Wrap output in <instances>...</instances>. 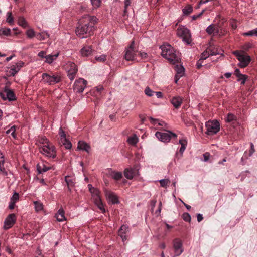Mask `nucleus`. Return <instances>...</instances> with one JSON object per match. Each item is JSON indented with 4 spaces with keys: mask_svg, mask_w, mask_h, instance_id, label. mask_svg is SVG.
Returning <instances> with one entry per match:
<instances>
[{
    "mask_svg": "<svg viewBox=\"0 0 257 257\" xmlns=\"http://www.w3.org/2000/svg\"><path fill=\"white\" fill-rule=\"evenodd\" d=\"M97 22L96 17L85 15L79 20V24L76 28V34L77 36L85 37L84 34L90 35L92 32L95 24Z\"/></svg>",
    "mask_w": 257,
    "mask_h": 257,
    "instance_id": "obj_1",
    "label": "nucleus"
},
{
    "mask_svg": "<svg viewBox=\"0 0 257 257\" xmlns=\"http://www.w3.org/2000/svg\"><path fill=\"white\" fill-rule=\"evenodd\" d=\"M160 49L162 57L167 59L170 63L173 64L179 63L180 60L179 52H176L170 45L163 44L160 46Z\"/></svg>",
    "mask_w": 257,
    "mask_h": 257,
    "instance_id": "obj_2",
    "label": "nucleus"
},
{
    "mask_svg": "<svg viewBox=\"0 0 257 257\" xmlns=\"http://www.w3.org/2000/svg\"><path fill=\"white\" fill-rule=\"evenodd\" d=\"M177 35L182 39L183 42L188 45L191 43V34L189 29L185 26H179L177 30Z\"/></svg>",
    "mask_w": 257,
    "mask_h": 257,
    "instance_id": "obj_3",
    "label": "nucleus"
},
{
    "mask_svg": "<svg viewBox=\"0 0 257 257\" xmlns=\"http://www.w3.org/2000/svg\"><path fill=\"white\" fill-rule=\"evenodd\" d=\"M238 60L239 61L238 65L240 68H244L248 66L251 61L250 57L248 55H244L238 51H234L232 52Z\"/></svg>",
    "mask_w": 257,
    "mask_h": 257,
    "instance_id": "obj_4",
    "label": "nucleus"
},
{
    "mask_svg": "<svg viewBox=\"0 0 257 257\" xmlns=\"http://www.w3.org/2000/svg\"><path fill=\"white\" fill-rule=\"evenodd\" d=\"M206 127V134L208 135H213L218 133L220 130V124L218 121H208L205 123Z\"/></svg>",
    "mask_w": 257,
    "mask_h": 257,
    "instance_id": "obj_5",
    "label": "nucleus"
},
{
    "mask_svg": "<svg viewBox=\"0 0 257 257\" xmlns=\"http://www.w3.org/2000/svg\"><path fill=\"white\" fill-rule=\"evenodd\" d=\"M40 152L47 157L55 158L56 157L55 147L52 144L44 145L40 148Z\"/></svg>",
    "mask_w": 257,
    "mask_h": 257,
    "instance_id": "obj_6",
    "label": "nucleus"
},
{
    "mask_svg": "<svg viewBox=\"0 0 257 257\" xmlns=\"http://www.w3.org/2000/svg\"><path fill=\"white\" fill-rule=\"evenodd\" d=\"M156 137L163 142H169L172 137L176 138V134L169 131L164 132H157L155 134Z\"/></svg>",
    "mask_w": 257,
    "mask_h": 257,
    "instance_id": "obj_7",
    "label": "nucleus"
},
{
    "mask_svg": "<svg viewBox=\"0 0 257 257\" xmlns=\"http://www.w3.org/2000/svg\"><path fill=\"white\" fill-rule=\"evenodd\" d=\"M42 80L46 83L49 84H53L59 82L61 80V77L56 74H52V75L48 73H43L42 76Z\"/></svg>",
    "mask_w": 257,
    "mask_h": 257,
    "instance_id": "obj_8",
    "label": "nucleus"
},
{
    "mask_svg": "<svg viewBox=\"0 0 257 257\" xmlns=\"http://www.w3.org/2000/svg\"><path fill=\"white\" fill-rule=\"evenodd\" d=\"M0 97L4 100H8L10 101L15 100L16 98L14 91L10 89L7 86H5L3 90L0 91Z\"/></svg>",
    "mask_w": 257,
    "mask_h": 257,
    "instance_id": "obj_9",
    "label": "nucleus"
},
{
    "mask_svg": "<svg viewBox=\"0 0 257 257\" xmlns=\"http://www.w3.org/2000/svg\"><path fill=\"white\" fill-rule=\"evenodd\" d=\"M87 84L86 80L83 78H79L75 81L73 89L76 93H82L86 88Z\"/></svg>",
    "mask_w": 257,
    "mask_h": 257,
    "instance_id": "obj_10",
    "label": "nucleus"
},
{
    "mask_svg": "<svg viewBox=\"0 0 257 257\" xmlns=\"http://www.w3.org/2000/svg\"><path fill=\"white\" fill-rule=\"evenodd\" d=\"M136 51L134 49V41H133L129 47L125 50L124 58L127 61H133L135 60Z\"/></svg>",
    "mask_w": 257,
    "mask_h": 257,
    "instance_id": "obj_11",
    "label": "nucleus"
},
{
    "mask_svg": "<svg viewBox=\"0 0 257 257\" xmlns=\"http://www.w3.org/2000/svg\"><path fill=\"white\" fill-rule=\"evenodd\" d=\"M173 247L175 256H179L183 251L182 242L179 238H175L173 241Z\"/></svg>",
    "mask_w": 257,
    "mask_h": 257,
    "instance_id": "obj_12",
    "label": "nucleus"
},
{
    "mask_svg": "<svg viewBox=\"0 0 257 257\" xmlns=\"http://www.w3.org/2000/svg\"><path fill=\"white\" fill-rule=\"evenodd\" d=\"M16 216L15 214H11L8 215L4 221V228L7 230L11 228L15 223Z\"/></svg>",
    "mask_w": 257,
    "mask_h": 257,
    "instance_id": "obj_13",
    "label": "nucleus"
},
{
    "mask_svg": "<svg viewBox=\"0 0 257 257\" xmlns=\"http://www.w3.org/2000/svg\"><path fill=\"white\" fill-rule=\"evenodd\" d=\"M70 68L68 71V77L71 80H73L75 77L78 69L76 65L74 63H70Z\"/></svg>",
    "mask_w": 257,
    "mask_h": 257,
    "instance_id": "obj_14",
    "label": "nucleus"
},
{
    "mask_svg": "<svg viewBox=\"0 0 257 257\" xmlns=\"http://www.w3.org/2000/svg\"><path fill=\"white\" fill-rule=\"evenodd\" d=\"M128 231V226L126 225H123L118 230V235L121 238L122 241L124 242L127 240L126 233Z\"/></svg>",
    "mask_w": 257,
    "mask_h": 257,
    "instance_id": "obj_15",
    "label": "nucleus"
},
{
    "mask_svg": "<svg viewBox=\"0 0 257 257\" xmlns=\"http://www.w3.org/2000/svg\"><path fill=\"white\" fill-rule=\"evenodd\" d=\"M106 196L109 201L111 202L112 204H114L119 203L118 197L113 192L111 191H107L106 192Z\"/></svg>",
    "mask_w": 257,
    "mask_h": 257,
    "instance_id": "obj_16",
    "label": "nucleus"
},
{
    "mask_svg": "<svg viewBox=\"0 0 257 257\" xmlns=\"http://www.w3.org/2000/svg\"><path fill=\"white\" fill-rule=\"evenodd\" d=\"M77 148L79 150L85 151L87 153H89L90 146L89 144L83 141H80L78 143Z\"/></svg>",
    "mask_w": 257,
    "mask_h": 257,
    "instance_id": "obj_17",
    "label": "nucleus"
},
{
    "mask_svg": "<svg viewBox=\"0 0 257 257\" xmlns=\"http://www.w3.org/2000/svg\"><path fill=\"white\" fill-rule=\"evenodd\" d=\"M93 50L91 46H85L81 49V53L83 56L87 57L92 54Z\"/></svg>",
    "mask_w": 257,
    "mask_h": 257,
    "instance_id": "obj_18",
    "label": "nucleus"
},
{
    "mask_svg": "<svg viewBox=\"0 0 257 257\" xmlns=\"http://www.w3.org/2000/svg\"><path fill=\"white\" fill-rule=\"evenodd\" d=\"M171 102L176 108H178L182 102V99L179 96H175L172 98Z\"/></svg>",
    "mask_w": 257,
    "mask_h": 257,
    "instance_id": "obj_19",
    "label": "nucleus"
},
{
    "mask_svg": "<svg viewBox=\"0 0 257 257\" xmlns=\"http://www.w3.org/2000/svg\"><path fill=\"white\" fill-rule=\"evenodd\" d=\"M56 217L57 220L59 222L65 220V211L62 207L59 209L57 213L56 214Z\"/></svg>",
    "mask_w": 257,
    "mask_h": 257,
    "instance_id": "obj_20",
    "label": "nucleus"
},
{
    "mask_svg": "<svg viewBox=\"0 0 257 257\" xmlns=\"http://www.w3.org/2000/svg\"><path fill=\"white\" fill-rule=\"evenodd\" d=\"M135 170L133 168L125 169L124 171V176L128 179H131L135 175Z\"/></svg>",
    "mask_w": 257,
    "mask_h": 257,
    "instance_id": "obj_21",
    "label": "nucleus"
},
{
    "mask_svg": "<svg viewBox=\"0 0 257 257\" xmlns=\"http://www.w3.org/2000/svg\"><path fill=\"white\" fill-rule=\"evenodd\" d=\"M5 159L4 156L0 152V171L5 176L8 175V173L4 167Z\"/></svg>",
    "mask_w": 257,
    "mask_h": 257,
    "instance_id": "obj_22",
    "label": "nucleus"
},
{
    "mask_svg": "<svg viewBox=\"0 0 257 257\" xmlns=\"http://www.w3.org/2000/svg\"><path fill=\"white\" fill-rule=\"evenodd\" d=\"M50 169V167H47L44 164H38L37 165V170L40 174L45 172Z\"/></svg>",
    "mask_w": 257,
    "mask_h": 257,
    "instance_id": "obj_23",
    "label": "nucleus"
},
{
    "mask_svg": "<svg viewBox=\"0 0 257 257\" xmlns=\"http://www.w3.org/2000/svg\"><path fill=\"white\" fill-rule=\"evenodd\" d=\"M175 69L176 72V75H178L179 76V77H181L183 76L184 74V67L180 65L177 64L175 66Z\"/></svg>",
    "mask_w": 257,
    "mask_h": 257,
    "instance_id": "obj_24",
    "label": "nucleus"
},
{
    "mask_svg": "<svg viewBox=\"0 0 257 257\" xmlns=\"http://www.w3.org/2000/svg\"><path fill=\"white\" fill-rule=\"evenodd\" d=\"M109 175L115 180H119L122 177V174L121 172L111 171Z\"/></svg>",
    "mask_w": 257,
    "mask_h": 257,
    "instance_id": "obj_25",
    "label": "nucleus"
},
{
    "mask_svg": "<svg viewBox=\"0 0 257 257\" xmlns=\"http://www.w3.org/2000/svg\"><path fill=\"white\" fill-rule=\"evenodd\" d=\"M97 207L102 211V213L105 212V209L103 203L102 202L101 199H97L93 201Z\"/></svg>",
    "mask_w": 257,
    "mask_h": 257,
    "instance_id": "obj_26",
    "label": "nucleus"
},
{
    "mask_svg": "<svg viewBox=\"0 0 257 257\" xmlns=\"http://www.w3.org/2000/svg\"><path fill=\"white\" fill-rule=\"evenodd\" d=\"M65 181L67 183L69 190L71 191V187H72L74 185V182L73 180L70 176H66L65 177Z\"/></svg>",
    "mask_w": 257,
    "mask_h": 257,
    "instance_id": "obj_27",
    "label": "nucleus"
},
{
    "mask_svg": "<svg viewBox=\"0 0 257 257\" xmlns=\"http://www.w3.org/2000/svg\"><path fill=\"white\" fill-rule=\"evenodd\" d=\"M58 55H59V53H57L54 55H51V54L48 55L46 57L45 62L49 64H51L53 62V61L54 60H55L58 57Z\"/></svg>",
    "mask_w": 257,
    "mask_h": 257,
    "instance_id": "obj_28",
    "label": "nucleus"
},
{
    "mask_svg": "<svg viewBox=\"0 0 257 257\" xmlns=\"http://www.w3.org/2000/svg\"><path fill=\"white\" fill-rule=\"evenodd\" d=\"M193 11V8L190 5H187L182 9V12L184 15H188Z\"/></svg>",
    "mask_w": 257,
    "mask_h": 257,
    "instance_id": "obj_29",
    "label": "nucleus"
},
{
    "mask_svg": "<svg viewBox=\"0 0 257 257\" xmlns=\"http://www.w3.org/2000/svg\"><path fill=\"white\" fill-rule=\"evenodd\" d=\"M138 142V138L137 136L134 134L132 136H131L127 139V142L132 145H136Z\"/></svg>",
    "mask_w": 257,
    "mask_h": 257,
    "instance_id": "obj_30",
    "label": "nucleus"
},
{
    "mask_svg": "<svg viewBox=\"0 0 257 257\" xmlns=\"http://www.w3.org/2000/svg\"><path fill=\"white\" fill-rule=\"evenodd\" d=\"M179 143L181 145V147L179 149V152L182 154L186 149L187 146V141L185 139H181L179 141Z\"/></svg>",
    "mask_w": 257,
    "mask_h": 257,
    "instance_id": "obj_31",
    "label": "nucleus"
},
{
    "mask_svg": "<svg viewBox=\"0 0 257 257\" xmlns=\"http://www.w3.org/2000/svg\"><path fill=\"white\" fill-rule=\"evenodd\" d=\"M138 54L141 57V59L143 60L144 62L148 61L150 59V57L149 55L145 52L140 51Z\"/></svg>",
    "mask_w": 257,
    "mask_h": 257,
    "instance_id": "obj_32",
    "label": "nucleus"
},
{
    "mask_svg": "<svg viewBox=\"0 0 257 257\" xmlns=\"http://www.w3.org/2000/svg\"><path fill=\"white\" fill-rule=\"evenodd\" d=\"M92 194V197L93 201L96 200V198L97 199H101L100 195H99V191L95 188H93V191L91 192Z\"/></svg>",
    "mask_w": 257,
    "mask_h": 257,
    "instance_id": "obj_33",
    "label": "nucleus"
},
{
    "mask_svg": "<svg viewBox=\"0 0 257 257\" xmlns=\"http://www.w3.org/2000/svg\"><path fill=\"white\" fill-rule=\"evenodd\" d=\"M11 30L10 28H2L0 29V35L10 36Z\"/></svg>",
    "mask_w": 257,
    "mask_h": 257,
    "instance_id": "obj_34",
    "label": "nucleus"
},
{
    "mask_svg": "<svg viewBox=\"0 0 257 257\" xmlns=\"http://www.w3.org/2000/svg\"><path fill=\"white\" fill-rule=\"evenodd\" d=\"M18 24L24 28H26L28 26V23L23 17H20L18 19Z\"/></svg>",
    "mask_w": 257,
    "mask_h": 257,
    "instance_id": "obj_35",
    "label": "nucleus"
},
{
    "mask_svg": "<svg viewBox=\"0 0 257 257\" xmlns=\"http://www.w3.org/2000/svg\"><path fill=\"white\" fill-rule=\"evenodd\" d=\"M35 210L37 212L40 211L43 209V205L40 201H36L34 202Z\"/></svg>",
    "mask_w": 257,
    "mask_h": 257,
    "instance_id": "obj_36",
    "label": "nucleus"
},
{
    "mask_svg": "<svg viewBox=\"0 0 257 257\" xmlns=\"http://www.w3.org/2000/svg\"><path fill=\"white\" fill-rule=\"evenodd\" d=\"M216 30V25L214 24L210 25L206 29V32L209 35H212Z\"/></svg>",
    "mask_w": 257,
    "mask_h": 257,
    "instance_id": "obj_37",
    "label": "nucleus"
},
{
    "mask_svg": "<svg viewBox=\"0 0 257 257\" xmlns=\"http://www.w3.org/2000/svg\"><path fill=\"white\" fill-rule=\"evenodd\" d=\"M61 143L65 146L66 149H70L72 148V144L67 139H63L61 141Z\"/></svg>",
    "mask_w": 257,
    "mask_h": 257,
    "instance_id": "obj_38",
    "label": "nucleus"
},
{
    "mask_svg": "<svg viewBox=\"0 0 257 257\" xmlns=\"http://www.w3.org/2000/svg\"><path fill=\"white\" fill-rule=\"evenodd\" d=\"M236 120V117L232 113H228L225 119V120L227 122H233L234 121Z\"/></svg>",
    "mask_w": 257,
    "mask_h": 257,
    "instance_id": "obj_39",
    "label": "nucleus"
},
{
    "mask_svg": "<svg viewBox=\"0 0 257 257\" xmlns=\"http://www.w3.org/2000/svg\"><path fill=\"white\" fill-rule=\"evenodd\" d=\"M252 47V44L250 43H245L242 46V51H240L241 53H244L245 51H248Z\"/></svg>",
    "mask_w": 257,
    "mask_h": 257,
    "instance_id": "obj_40",
    "label": "nucleus"
},
{
    "mask_svg": "<svg viewBox=\"0 0 257 257\" xmlns=\"http://www.w3.org/2000/svg\"><path fill=\"white\" fill-rule=\"evenodd\" d=\"M144 93L147 96L151 97L155 93V91H153L149 87L147 86L145 89Z\"/></svg>",
    "mask_w": 257,
    "mask_h": 257,
    "instance_id": "obj_41",
    "label": "nucleus"
},
{
    "mask_svg": "<svg viewBox=\"0 0 257 257\" xmlns=\"http://www.w3.org/2000/svg\"><path fill=\"white\" fill-rule=\"evenodd\" d=\"M7 18L6 21L10 25H12L14 23V18L11 12H9L7 14Z\"/></svg>",
    "mask_w": 257,
    "mask_h": 257,
    "instance_id": "obj_42",
    "label": "nucleus"
},
{
    "mask_svg": "<svg viewBox=\"0 0 257 257\" xmlns=\"http://www.w3.org/2000/svg\"><path fill=\"white\" fill-rule=\"evenodd\" d=\"M16 132V126L15 125L12 126L8 130L6 131V134H8L11 133V135L15 138L16 137V135L15 133Z\"/></svg>",
    "mask_w": 257,
    "mask_h": 257,
    "instance_id": "obj_43",
    "label": "nucleus"
},
{
    "mask_svg": "<svg viewBox=\"0 0 257 257\" xmlns=\"http://www.w3.org/2000/svg\"><path fill=\"white\" fill-rule=\"evenodd\" d=\"M244 36H257V28L252 30L243 33Z\"/></svg>",
    "mask_w": 257,
    "mask_h": 257,
    "instance_id": "obj_44",
    "label": "nucleus"
},
{
    "mask_svg": "<svg viewBox=\"0 0 257 257\" xmlns=\"http://www.w3.org/2000/svg\"><path fill=\"white\" fill-rule=\"evenodd\" d=\"M26 35L29 38H32L35 36H36L35 32L33 29H30L28 30L26 32Z\"/></svg>",
    "mask_w": 257,
    "mask_h": 257,
    "instance_id": "obj_45",
    "label": "nucleus"
},
{
    "mask_svg": "<svg viewBox=\"0 0 257 257\" xmlns=\"http://www.w3.org/2000/svg\"><path fill=\"white\" fill-rule=\"evenodd\" d=\"M209 55H210V54H209V51L207 49L206 51H204L201 54V56H200V59H201V60H205L207 58H208Z\"/></svg>",
    "mask_w": 257,
    "mask_h": 257,
    "instance_id": "obj_46",
    "label": "nucleus"
},
{
    "mask_svg": "<svg viewBox=\"0 0 257 257\" xmlns=\"http://www.w3.org/2000/svg\"><path fill=\"white\" fill-rule=\"evenodd\" d=\"M182 218L186 222H190L191 221V216L188 213H184L182 214Z\"/></svg>",
    "mask_w": 257,
    "mask_h": 257,
    "instance_id": "obj_47",
    "label": "nucleus"
},
{
    "mask_svg": "<svg viewBox=\"0 0 257 257\" xmlns=\"http://www.w3.org/2000/svg\"><path fill=\"white\" fill-rule=\"evenodd\" d=\"M95 59L97 61L104 62L106 60V56L105 55H102L95 57Z\"/></svg>",
    "mask_w": 257,
    "mask_h": 257,
    "instance_id": "obj_48",
    "label": "nucleus"
},
{
    "mask_svg": "<svg viewBox=\"0 0 257 257\" xmlns=\"http://www.w3.org/2000/svg\"><path fill=\"white\" fill-rule=\"evenodd\" d=\"M92 5L94 8H98L100 6L101 0H90Z\"/></svg>",
    "mask_w": 257,
    "mask_h": 257,
    "instance_id": "obj_49",
    "label": "nucleus"
},
{
    "mask_svg": "<svg viewBox=\"0 0 257 257\" xmlns=\"http://www.w3.org/2000/svg\"><path fill=\"white\" fill-rule=\"evenodd\" d=\"M18 71H17L16 69V65H12L10 67V73L11 75L12 76H15L17 73Z\"/></svg>",
    "mask_w": 257,
    "mask_h": 257,
    "instance_id": "obj_50",
    "label": "nucleus"
},
{
    "mask_svg": "<svg viewBox=\"0 0 257 257\" xmlns=\"http://www.w3.org/2000/svg\"><path fill=\"white\" fill-rule=\"evenodd\" d=\"M19 199V194L17 192H15L12 197L11 198V201L16 202Z\"/></svg>",
    "mask_w": 257,
    "mask_h": 257,
    "instance_id": "obj_51",
    "label": "nucleus"
},
{
    "mask_svg": "<svg viewBox=\"0 0 257 257\" xmlns=\"http://www.w3.org/2000/svg\"><path fill=\"white\" fill-rule=\"evenodd\" d=\"M170 182L168 179H162L160 180V183L161 187H166L168 183Z\"/></svg>",
    "mask_w": 257,
    "mask_h": 257,
    "instance_id": "obj_52",
    "label": "nucleus"
},
{
    "mask_svg": "<svg viewBox=\"0 0 257 257\" xmlns=\"http://www.w3.org/2000/svg\"><path fill=\"white\" fill-rule=\"evenodd\" d=\"M59 135L61 137L60 141L66 139V134L61 127L59 129Z\"/></svg>",
    "mask_w": 257,
    "mask_h": 257,
    "instance_id": "obj_53",
    "label": "nucleus"
},
{
    "mask_svg": "<svg viewBox=\"0 0 257 257\" xmlns=\"http://www.w3.org/2000/svg\"><path fill=\"white\" fill-rule=\"evenodd\" d=\"M24 63L21 61L18 62L15 65H16V69L17 71H19L20 69L24 66Z\"/></svg>",
    "mask_w": 257,
    "mask_h": 257,
    "instance_id": "obj_54",
    "label": "nucleus"
},
{
    "mask_svg": "<svg viewBox=\"0 0 257 257\" xmlns=\"http://www.w3.org/2000/svg\"><path fill=\"white\" fill-rule=\"evenodd\" d=\"M238 81H240L241 84H244L245 82V81L247 78V76L246 75L243 74V76H240V77H237Z\"/></svg>",
    "mask_w": 257,
    "mask_h": 257,
    "instance_id": "obj_55",
    "label": "nucleus"
},
{
    "mask_svg": "<svg viewBox=\"0 0 257 257\" xmlns=\"http://www.w3.org/2000/svg\"><path fill=\"white\" fill-rule=\"evenodd\" d=\"M37 39L39 40H43L45 39L44 33L41 32L36 34Z\"/></svg>",
    "mask_w": 257,
    "mask_h": 257,
    "instance_id": "obj_56",
    "label": "nucleus"
},
{
    "mask_svg": "<svg viewBox=\"0 0 257 257\" xmlns=\"http://www.w3.org/2000/svg\"><path fill=\"white\" fill-rule=\"evenodd\" d=\"M205 11V10L204 9L200 13H199L198 14H196V15H193L191 17L192 20H195L197 19V18H198L199 17H200L204 13Z\"/></svg>",
    "mask_w": 257,
    "mask_h": 257,
    "instance_id": "obj_57",
    "label": "nucleus"
},
{
    "mask_svg": "<svg viewBox=\"0 0 257 257\" xmlns=\"http://www.w3.org/2000/svg\"><path fill=\"white\" fill-rule=\"evenodd\" d=\"M250 148L249 152V156L250 157L252 155L253 153L255 152V149L254 147V145L252 143H250Z\"/></svg>",
    "mask_w": 257,
    "mask_h": 257,
    "instance_id": "obj_58",
    "label": "nucleus"
},
{
    "mask_svg": "<svg viewBox=\"0 0 257 257\" xmlns=\"http://www.w3.org/2000/svg\"><path fill=\"white\" fill-rule=\"evenodd\" d=\"M234 74L237 77H240V76H243V74H241L238 69H236L234 71Z\"/></svg>",
    "mask_w": 257,
    "mask_h": 257,
    "instance_id": "obj_59",
    "label": "nucleus"
},
{
    "mask_svg": "<svg viewBox=\"0 0 257 257\" xmlns=\"http://www.w3.org/2000/svg\"><path fill=\"white\" fill-rule=\"evenodd\" d=\"M209 157H210V154L209 153H204L203 154L204 161L205 162H207L209 160Z\"/></svg>",
    "mask_w": 257,
    "mask_h": 257,
    "instance_id": "obj_60",
    "label": "nucleus"
},
{
    "mask_svg": "<svg viewBox=\"0 0 257 257\" xmlns=\"http://www.w3.org/2000/svg\"><path fill=\"white\" fill-rule=\"evenodd\" d=\"M38 56L41 58H45L47 55H46V52L44 51H41L40 52H39L38 54Z\"/></svg>",
    "mask_w": 257,
    "mask_h": 257,
    "instance_id": "obj_61",
    "label": "nucleus"
},
{
    "mask_svg": "<svg viewBox=\"0 0 257 257\" xmlns=\"http://www.w3.org/2000/svg\"><path fill=\"white\" fill-rule=\"evenodd\" d=\"M149 119L150 120V122L153 124H156L159 121L158 119L153 118L152 117H150Z\"/></svg>",
    "mask_w": 257,
    "mask_h": 257,
    "instance_id": "obj_62",
    "label": "nucleus"
},
{
    "mask_svg": "<svg viewBox=\"0 0 257 257\" xmlns=\"http://www.w3.org/2000/svg\"><path fill=\"white\" fill-rule=\"evenodd\" d=\"M207 50L209 51L210 55H216L218 54L216 51L211 50L210 48H208Z\"/></svg>",
    "mask_w": 257,
    "mask_h": 257,
    "instance_id": "obj_63",
    "label": "nucleus"
},
{
    "mask_svg": "<svg viewBox=\"0 0 257 257\" xmlns=\"http://www.w3.org/2000/svg\"><path fill=\"white\" fill-rule=\"evenodd\" d=\"M15 204H16V202H13V201H11L10 202V204H9V208L10 209H13L14 208H15Z\"/></svg>",
    "mask_w": 257,
    "mask_h": 257,
    "instance_id": "obj_64",
    "label": "nucleus"
}]
</instances>
